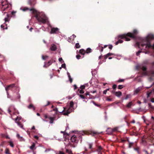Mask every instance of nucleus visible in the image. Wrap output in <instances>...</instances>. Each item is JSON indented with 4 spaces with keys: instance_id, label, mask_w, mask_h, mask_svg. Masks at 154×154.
Here are the masks:
<instances>
[{
    "instance_id": "nucleus-63",
    "label": "nucleus",
    "mask_w": 154,
    "mask_h": 154,
    "mask_svg": "<svg viewBox=\"0 0 154 154\" xmlns=\"http://www.w3.org/2000/svg\"><path fill=\"white\" fill-rule=\"evenodd\" d=\"M153 86H154V82L153 83V84L151 85H150V86H149V87H147V88H151V87H152Z\"/></svg>"
},
{
    "instance_id": "nucleus-33",
    "label": "nucleus",
    "mask_w": 154,
    "mask_h": 154,
    "mask_svg": "<svg viewBox=\"0 0 154 154\" xmlns=\"http://www.w3.org/2000/svg\"><path fill=\"white\" fill-rule=\"evenodd\" d=\"M134 150L137 151L138 153H139V149L140 148L138 147H137L136 148H134Z\"/></svg>"
},
{
    "instance_id": "nucleus-55",
    "label": "nucleus",
    "mask_w": 154,
    "mask_h": 154,
    "mask_svg": "<svg viewBox=\"0 0 154 154\" xmlns=\"http://www.w3.org/2000/svg\"><path fill=\"white\" fill-rule=\"evenodd\" d=\"M71 37L72 38V39L74 40V38L76 37V36L74 34H73Z\"/></svg>"
},
{
    "instance_id": "nucleus-43",
    "label": "nucleus",
    "mask_w": 154,
    "mask_h": 154,
    "mask_svg": "<svg viewBox=\"0 0 154 154\" xmlns=\"http://www.w3.org/2000/svg\"><path fill=\"white\" fill-rule=\"evenodd\" d=\"M123 87V85H119L118 86V88L119 89H121Z\"/></svg>"
},
{
    "instance_id": "nucleus-15",
    "label": "nucleus",
    "mask_w": 154,
    "mask_h": 154,
    "mask_svg": "<svg viewBox=\"0 0 154 154\" xmlns=\"http://www.w3.org/2000/svg\"><path fill=\"white\" fill-rule=\"evenodd\" d=\"M128 141L129 143L128 147L129 148H131L133 147L134 145V143L133 142H130L129 140H128Z\"/></svg>"
},
{
    "instance_id": "nucleus-48",
    "label": "nucleus",
    "mask_w": 154,
    "mask_h": 154,
    "mask_svg": "<svg viewBox=\"0 0 154 154\" xmlns=\"http://www.w3.org/2000/svg\"><path fill=\"white\" fill-rule=\"evenodd\" d=\"M150 73L152 76H154V71H151L150 72Z\"/></svg>"
},
{
    "instance_id": "nucleus-13",
    "label": "nucleus",
    "mask_w": 154,
    "mask_h": 154,
    "mask_svg": "<svg viewBox=\"0 0 154 154\" xmlns=\"http://www.w3.org/2000/svg\"><path fill=\"white\" fill-rule=\"evenodd\" d=\"M114 94L116 96L118 97H120L122 95V93L120 91L115 92Z\"/></svg>"
},
{
    "instance_id": "nucleus-22",
    "label": "nucleus",
    "mask_w": 154,
    "mask_h": 154,
    "mask_svg": "<svg viewBox=\"0 0 154 154\" xmlns=\"http://www.w3.org/2000/svg\"><path fill=\"white\" fill-rule=\"evenodd\" d=\"M79 52L80 53L84 55L85 53V51L83 49H81L79 50Z\"/></svg>"
},
{
    "instance_id": "nucleus-25",
    "label": "nucleus",
    "mask_w": 154,
    "mask_h": 154,
    "mask_svg": "<svg viewBox=\"0 0 154 154\" xmlns=\"http://www.w3.org/2000/svg\"><path fill=\"white\" fill-rule=\"evenodd\" d=\"M91 51L92 50L91 48H88L85 51V53L88 54L89 53H91Z\"/></svg>"
},
{
    "instance_id": "nucleus-8",
    "label": "nucleus",
    "mask_w": 154,
    "mask_h": 154,
    "mask_svg": "<svg viewBox=\"0 0 154 154\" xmlns=\"http://www.w3.org/2000/svg\"><path fill=\"white\" fill-rule=\"evenodd\" d=\"M77 138L75 135H73L71 138V140L72 142L77 143L78 142Z\"/></svg>"
},
{
    "instance_id": "nucleus-6",
    "label": "nucleus",
    "mask_w": 154,
    "mask_h": 154,
    "mask_svg": "<svg viewBox=\"0 0 154 154\" xmlns=\"http://www.w3.org/2000/svg\"><path fill=\"white\" fill-rule=\"evenodd\" d=\"M15 84H13L7 86L5 88V90L7 91V93L8 94V91L10 89L12 88L13 87L15 86Z\"/></svg>"
},
{
    "instance_id": "nucleus-45",
    "label": "nucleus",
    "mask_w": 154,
    "mask_h": 154,
    "mask_svg": "<svg viewBox=\"0 0 154 154\" xmlns=\"http://www.w3.org/2000/svg\"><path fill=\"white\" fill-rule=\"evenodd\" d=\"M108 46L109 47V48L111 50L112 49V47H113L112 45H106V47L107 46Z\"/></svg>"
},
{
    "instance_id": "nucleus-1",
    "label": "nucleus",
    "mask_w": 154,
    "mask_h": 154,
    "mask_svg": "<svg viewBox=\"0 0 154 154\" xmlns=\"http://www.w3.org/2000/svg\"><path fill=\"white\" fill-rule=\"evenodd\" d=\"M30 10L32 12V13L34 14L35 17L40 24H45L46 23L48 18L45 14L42 13L38 12L34 8L30 9Z\"/></svg>"
},
{
    "instance_id": "nucleus-61",
    "label": "nucleus",
    "mask_w": 154,
    "mask_h": 154,
    "mask_svg": "<svg viewBox=\"0 0 154 154\" xmlns=\"http://www.w3.org/2000/svg\"><path fill=\"white\" fill-rule=\"evenodd\" d=\"M151 101L152 103H154V98H151Z\"/></svg>"
},
{
    "instance_id": "nucleus-27",
    "label": "nucleus",
    "mask_w": 154,
    "mask_h": 154,
    "mask_svg": "<svg viewBox=\"0 0 154 154\" xmlns=\"http://www.w3.org/2000/svg\"><path fill=\"white\" fill-rule=\"evenodd\" d=\"M17 123L19 127H20L21 128H23V125L20 122H17Z\"/></svg>"
},
{
    "instance_id": "nucleus-35",
    "label": "nucleus",
    "mask_w": 154,
    "mask_h": 154,
    "mask_svg": "<svg viewBox=\"0 0 154 154\" xmlns=\"http://www.w3.org/2000/svg\"><path fill=\"white\" fill-rule=\"evenodd\" d=\"M112 55H114V54L112 53H109L106 54V58H107L109 56H111Z\"/></svg>"
},
{
    "instance_id": "nucleus-59",
    "label": "nucleus",
    "mask_w": 154,
    "mask_h": 154,
    "mask_svg": "<svg viewBox=\"0 0 154 154\" xmlns=\"http://www.w3.org/2000/svg\"><path fill=\"white\" fill-rule=\"evenodd\" d=\"M16 11H13L11 12V14L12 15H14L16 13Z\"/></svg>"
},
{
    "instance_id": "nucleus-30",
    "label": "nucleus",
    "mask_w": 154,
    "mask_h": 154,
    "mask_svg": "<svg viewBox=\"0 0 154 154\" xmlns=\"http://www.w3.org/2000/svg\"><path fill=\"white\" fill-rule=\"evenodd\" d=\"M132 105V102H129L128 104L127 105V107L128 108H130L131 106Z\"/></svg>"
},
{
    "instance_id": "nucleus-17",
    "label": "nucleus",
    "mask_w": 154,
    "mask_h": 154,
    "mask_svg": "<svg viewBox=\"0 0 154 154\" xmlns=\"http://www.w3.org/2000/svg\"><path fill=\"white\" fill-rule=\"evenodd\" d=\"M89 148L90 149L92 152H94L95 151L94 150V149L93 148V144L92 143H89L88 144Z\"/></svg>"
},
{
    "instance_id": "nucleus-4",
    "label": "nucleus",
    "mask_w": 154,
    "mask_h": 154,
    "mask_svg": "<svg viewBox=\"0 0 154 154\" xmlns=\"http://www.w3.org/2000/svg\"><path fill=\"white\" fill-rule=\"evenodd\" d=\"M118 127H116L115 128H114L112 129L111 128H109L108 129V130H110V131L108 133V134H111L113 132H116L117 131H118Z\"/></svg>"
},
{
    "instance_id": "nucleus-58",
    "label": "nucleus",
    "mask_w": 154,
    "mask_h": 154,
    "mask_svg": "<svg viewBox=\"0 0 154 154\" xmlns=\"http://www.w3.org/2000/svg\"><path fill=\"white\" fill-rule=\"evenodd\" d=\"M34 138L36 139L37 140H38V137L37 136H34Z\"/></svg>"
},
{
    "instance_id": "nucleus-40",
    "label": "nucleus",
    "mask_w": 154,
    "mask_h": 154,
    "mask_svg": "<svg viewBox=\"0 0 154 154\" xmlns=\"http://www.w3.org/2000/svg\"><path fill=\"white\" fill-rule=\"evenodd\" d=\"M106 100L109 101H113V99L112 98H109L108 97H106Z\"/></svg>"
},
{
    "instance_id": "nucleus-50",
    "label": "nucleus",
    "mask_w": 154,
    "mask_h": 154,
    "mask_svg": "<svg viewBox=\"0 0 154 154\" xmlns=\"http://www.w3.org/2000/svg\"><path fill=\"white\" fill-rule=\"evenodd\" d=\"M81 56L80 55H77L76 56V58L78 59H80L81 58Z\"/></svg>"
},
{
    "instance_id": "nucleus-42",
    "label": "nucleus",
    "mask_w": 154,
    "mask_h": 154,
    "mask_svg": "<svg viewBox=\"0 0 154 154\" xmlns=\"http://www.w3.org/2000/svg\"><path fill=\"white\" fill-rule=\"evenodd\" d=\"M78 91H79V93L81 94H82L84 93V91L83 89H81L79 90V89H78Z\"/></svg>"
},
{
    "instance_id": "nucleus-44",
    "label": "nucleus",
    "mask_w": 154,
    "mask_h": 154,
    "mask_svg": "<svg viewBox=\"0 0 154 154\" xmlns=\"http://www.w3.org/2000/svg\"><path fill=\"white\" fill-rule=\"evenodd\" d=\"M9 145L12 147H14V145L11 141L9 142Z\"/></svg>"
},
{
    "instance_id": "nucleus-3",
    "label": "nucleus",
    "mask_w": 154,
    "mask_h": 154,
    "mask_svg": "<svg viewBox=\"0 0 154 154\" xmlns=\"http://www.w3.org/2000/svg\"><path fill=\"white\" fill-rule=\"evenodd\" d=\"M11 5L10 4H9L8 5H6L5 6H4L3 7H1V10L2 11H4L7 10L8 8H11Z\"/></svg>"
},
{
    "instance_id": "nucleus-49",
    "label": "nucleus",
    "mask_w": 154,
    "mask_h": 154,
    "mask_svg": "<svg viewBox=\"0 0 154 154\" xmlns=\"http://www.w3.org/2000/svg\"><path fill=\"white\" fill-rule=\"evenodd\" d=\"M53 110L56 112V113L57 114V112L58 111L57 108H55L53 109Z\"/></svg>"
},
{
    "instance_id": "nucleus-53",
    "label": "nucleus",
    "mask_w": 154,
    "mask_h": 154,
    "mask_svg": "<svg viewBox=\"0 0 154 154\" xmlns=\"http://www.w3.org/2000/svg\"><path fill=\"white\" fill-rule=\"evenodd\" d=\"M62 68H66V64L65 63H64V64H63L62 65Z\"/></svg>"
},
{
    "instance_id": "nucleus-31",
    "label": "nucleus",
    "mask_w": 154,
    "mask_h": 154,
    "mask_svg": "<svg viewBox=\"0 0 154 154\" xmlns=\"http://www.w3.org/2000/svg\"><path fill=\"white\" fill-rule=\"evenodd\" d=\"M5 153L6 154H11L8 149L6 148L5 150Z\"/></svg>"
},
{
    "instance_id": "nucleus-60",
    "label": "nucleus",
    "mask_w": 154,
    "mask_h": 154,
    "mask_svg": "<svg viewBox=\"0 0 154 154\" xmlns=\"http://www.w3.org/2000/svg\"><path fill=\"white\" fill-rule=\"evenodd\" d=\"M73 86L74 87V88L75 90L76 89H77V86L76 85H74Z\"/></svg>"
},
{
    "instance_id": "nucleus-16",
    "label": "nucleus",
    "mask_w": 154,
    "mask_h": 154,
    "mask_svg": "<svg viewBox=\"0 0 154 154\" xmlns=\"http://www.w3.org/2000/svg\"><path fill=\"white\" fill-rule=\"evenodd\" d=\"M120 38H118V39H119V40L115 43V45H118L119 43H122L123 42V41L122 40L120 39H119ZM123 39H125V38H124Z\"/></svg>"
},
{
    "instance_id": "nucleus-18",
    "label": "nucleus",
    "mask_w": 154,
    "mask_h": 154,
    "mask_svg": "<svg viewBox=\"0 0 154 154\" xmlns=\"http://www.w3.org/2000/svg\"><path fill=\"white\" fill-rule=\"evenodd\" d=\"M49 119L50 120V123L51 124H52L53 123L54 121L55 120V117H49Z\"/></svg>"
},
{
    "instance_id": "nucleus-41",
    "label": "nucleus",
    "mask_w": 154,
    "mask_h": 154,
    "mask_svg": "<svg viewBox=\"0 0 154 154\" xmlns=\"http://www.w3.org/2000/svg\"><path fill=\"white\" fill-rule=\"evenodd\" d=\"M141 50H139L136 53V55L138 56L139 55L140 53L142 52Z\"/></svg>"
},
{
    "instance_id": "nucleus-34",
    "label": "nucleus",
    "mask_w": 154,
    "mask_h": 154,
    "mask_svg": "<svg viewBox=\"0 0 154 154\" xmlns=\"http://www.w3.org/2000/svg\"><path fill=\"white\" fill-rule=\"evenodd\" d=\"M53 63V60H50V61L48 62L47 63V65L48 66H50Z\"/></svg>"
},
{
    "instance_id": "nucleus-46",
    "label": "nucleus",
    "mask_w": 154,
    "mask_h": 154,
    "mask_svg": "<svg viewBox=\"0 0 154 154\" xmlns=\"http://www.w3.org/2000/svg\"><path fill=\"white\" fill-rule=\"evenodd\" d=\"M131 96L130 95H127L126 96V97L125 98V99L127 100L128 98H130Z\"/></svg>"
},
{
    "instance_id": "nucleus-19",
    "label": "nucleus",
    "mask_w": 154,
    "mask_h": 154,
    "mask_svg": "<svg viewBox=\"0 0 154 154\" xmlns=\"http://www.w3.org/2000/svg\"><path fill=\"white\" fill-rule=\"evenodd\" d=\"M154 94V88H153L150 92H148L147 94V97H149L152 94Z\"/></svg>"
},
{
    "instance_id": "nucleus-7",
    "label": "nucleus",
    "mask_w": 154,
    "mask_h": 154,
    "mask_svg": "<svg viewBox=\"0 0 154 154\" xmlns=\"http://www.w3.org/2000/svg\"><path fill=\"white\" fill-rule=\"evenodd\" d=\"M59 29L57 28L53 27L51 28V31L50 32L51 34L56 33L58 32Z\"/></svg>"
},
{
    "instance_id": "nucleus-37",
    "label": "nucleus",
    "mask_w": 154,
    "mask_h": 154,
    "mask_svg": "<svg viewBox=\"0 0 154 154\" xmlns=\"http://www.w3.org/2000/svg\"><path fill=\"white\" fill-rule=\"evenodd\" d=\"M94 135H98L99 134V133L95 131H92L91 132Z\"/></svg>"
},
{
    "instance_id": "nucleus-39",
    "label": "nucleus",
    "mask_w": 154,
    "mask_h": 154,
    "mask_svg": "<svg viewBox=\"0 0 154 154\" xmlns=\"http://www.w3.org/2000/svg\"><path fill=\"white\" fill-rule=\"evenodd\" d=\"M48 57V56H42V58L44 60H45Z\"/></svg>"
},
{
    "instance_id": "nucleus-28",
    "label": "nucleus",
    "mask_w": 154,
    "mask_h": 154,
    "mask_svg": "<svg viewBox=\"0 0 154 154\" xmlns=\"http://www.w3.org/2000/svg\"><path fill=\"white\" fill-rule=\"evenodd\" d=\"M78 95L82 99H87L86 97L84 95H84H82V94H78Z\"/></svg>"
},
{
    "instance_id": "nucleus-51",
    "label": "nucleus",
    "mask_w": 154,
    "mask_h": 154,
    "mask_svg": "<svg viewBox=\"0 0 154 154\" xmlns=\"http://www.w3.org/2000/svg\"><path fill=\"white\" fill-rule=\"evenodd\" d=\"M117 87V85L115 84H114L112 86V88L114 89H115Z\"/></svg>"
},
{
    "instance_id": "nucleus-23",
    "label": "nucleus",
    "mask_w": 154,
    "mask_h": 154,
    "mask_svg": "<svg viewBox=\"0 0 154 154\" xmlns=\"http://www.w3.org/2000/svg\"><path fill=\"white\" fill-rule=\"evenodd\" d=\"M28 108L29 109H33V110H35V108L33 106V105L32 104H30L28 106Z\"/></svg>"
},
{
    "instance_id": "nucleus-47",
    "label": "nucleus",
    "mask_w": 154,
    "mask_h": 154,
    "mask_svg": "<svg viewBox=\"0 0 154 154\" xmlns=\"http://www.w3.org/2000/svg\"><path fill=\"white\" fill-rule=\"evenodd\" d=\"M30 9H29L28 8H27V7H26V8H24L23 9V10L24 11H26L27 10H29L30 11Z\"/></svg>"
},
{
    "instance_id": "nucleus-9",
    "label": "nucleus",
    "mask_w": 154,
    "mask_h": 154,
    "mask_svg": "<svg viewBox=\"0 0 154 154\" xmlns=\"http://www.w3.org/2000/svg\"><path fill=\"white\" fill-rule=\"evenodd\" d=\"M1 3L0 4V6H1V5L2 6V7H3L5 6L6 5L8 4L7 0L6 1H2Z\"/></svg>"
},
{
    "instance_id": "nucleus-24",
    "label": "nucleus",
    "mask_w": 154,
    "mask_h": 154,
    "mask_svg": "<svg viewBox=\"0 0 154 154\" xmlns=\"http://www.w3.org/2000/svg\"><path fill=\"white\" fill-rule=\"evenodd\" d=\"M66 152L68 154H73L72 151L70 149H67L66 150Z\"/></svg>"
},
{
    "instance_id": "nucleus-12",
    "label": "nucleus",
    "mask_w": 154,
    "mask_h": 154,
    "mask_svg": "<svg viewBox=\"0 0 154 154\" xmlns=\"http://www.w3.org/2000/svg\"><path fill=\"white\" fill-rule=\"evenodd\" d=\"M57 49V47L54 44H52L50 48V49L52 51H55Z\"/></svg>"
},
{
    "instance_id": "nucleus-62",
    "label": "nucleus",
    "mask_w": 154,
    "mask_h": 154,
    "mask_svg": "<svg viewBox=\"0 0 154 154\" xmlns=\"http://www.w3.org/2000/svg\"><path fill=\"white\" fill-rule=\"evenodd\" d=\"M68 135H69V134H68L66 133V135H65V136L64 137H64L66 139L67 138V136Z\"/></svg>"
},
{
    "instance_id": "nucleus-52",
    "label": "nucleus",
    "mask_w": 154,
    "mask_h": 154,
    "mask_svg": "<svg viewBox=\"0 0 154 154\" xmlns=\"http://www.w3.org/2000/svg\"><path fill=\"white\" fill-rule=\"evenodd\" d=\"M85 88V85H81V86H80V88L81 89H84Z\"/></svg>"
},
{
    "instance_id": "nucleus-64",
    "label": "nucleus",
    "mask_w": 154,
    "mask_h": 154,
    "mask_svg": "<svg viewBox=\"0 0 154 154\" xmlns=\"http://www.w3.org/2000/svg\"><path fill=\"white\" fill-rule=\"evenodd\" d=\"M21 119V118H20V117H17V118L16 119V121H17V120H20Z\"/></svg>"
},
{
    "instance_id": "nucleus-20",
    "label": "nucleus",
    "mask_w": 154,
    "mask_h": 154,
    "mask_svg": "<svg viewBox=\"0 0 154 154\" xmlns=\"http://www.w3.org/2000/svg\"><path fill=\"white\" fill-rule=\"evenodd\" d=\"M17 138L20 140V141H22L23 140V139L22 137H20V135L19 134H17Z\"/></svg>"
},
{
    "instance_id": "nucleus-26",
    "label": "nucleus",
    "mask_w": 154,
    "mask_h": 154,
    "mask_svg": "<svg viewBox=\"0 0 154 154\" xmlns=\"http://www.w3.org/2000/svg\"><path fill=\"white\" fill-rule=\"evenodd\" d=\"M141 89L139 88H137L134 91L135 94H137L141 90Z\"/></svg>"
},
{
    "instance_id": "nucleus-14",
    "label": "nucleus",
    "mask_w": 154,
    "mask_h": 154,
    "mask_svg": "<svg viewBox=\"0 0 154 154\" xmlns=\"http://www.w3.org/2000/svg\"><path fill=\"white\" fill-rule=\"evenodd\" d=\"M95 151H97L99 153H100V152L103 151V149L101 147V146H98L97 147V149L96 150H95Z\"/></svg>"
},
{
    "instance_id": "nucleus-21",
    "label": "nucleus",
    "mask_w": 154,
    "mask_h": 154,
    "mask_svg": "<svg viewBox=\"0 0 154 154\" xmlns=\"http://www.w3.org/2000/svg\"><path fill=\"white\" fill-rule=\"evenodd\" d=\"M35 144L34 143H33L32 145L30 147V148L32 150H34L35 149Z\"/></svg>"
},
{
    "instance_id": "nucleus-56",
    "label": "nucleus",
    "mask_w": 154,
    "mask_h": 154,
    "mask_svg": "<svg viewBox=\"0 0 154 154\" xmlns=\"http://www.w3.org/2000/svg\"><path fill=\"white\" fill-rule=\"evenodd\" d=\"M44 117H45V119L47 118H48L49 117H48L46 114H45L44 116Z\"/></svg>"
},
{
    "instance_id": "nucleus-2",
    "label": "nucleus",
    "mask_w": 154,
    "mask_h": 154,
    "mask_svg": "<svg viewBox=\"0 0 154 154\" xmlns=\"http://www.w3.org/2000/svg\"><path fill=\"white\" fill-rule=\"evenodd\" d=\"M137 33V31L136 29H134L132 33L128 32L126 34H123L120 35L118 36V38H120L122 39L125 38L126 41H130V39L128 38L127 37H129L133 38H136L135 35H136Z\"/></svg>"
},
{
    "instance_id": "nucleus-54",
    "label": "nucleus",
    "mask_w": 154,
    "mask_h": 154,
    "mask_svg": "<svg viewBox=\"0 0 154 154\" xmlns=\"http://www.w3.org/2000/svg\"><path fill=\"white\" fill-rule=\"evenodd\" d=\"M124 80L123 79H119L118 81V82H122L124 81Z\"/></svg>"
},
{
    "instance_id": "nucleus-29",
    "label": "nucleus",
    "mask_w": 154,
    "mask_h": 154,
    "mask_svg": "<svg viewBox=\"0 0 154 154\" xmlns=\"http://www.w3.org/2000/svg\"><path fill=\"white\" fill-rule=\"evenodd\" d=\"M148 106L149 109H154V106H152L151 103H149Z\"/></svg>"
},
{
    "instance_id": "nucleus-57",
    "label": "nucleus",
    "mask_w": 154,
    "mask_h": 154,
    "mask_svg": "<svg viewBox=\"0 0 154 154\" xmlns=\"http://www.w3.org/2000/svg\"><path fill=\"white\" fill-rule=\"evenodd\" d=\"M60 133H63V137H64L66 135V133L64 131H61Z\"/></svg>"
},
{
    "instance_id": "nucleus-38",
    "label": "nucleus",
    "mask_w": 154,
    "mask_h": 154,
    "mask_svg": "<svg viewBox=\"0 0 154 154\" xmlns=\"http://www.w3.org/2000/svg\"><path fill=\"white\" fill-rule=\"evenodd\" d=\"M75 47L76 48H79L80 47V46L79 43H77L76 44Z\"/></svg>"
},
{
    "instance_id": "nucleus-32",
    "label": "nucleus",
    "mask_w": 154,
    "mask_h": 154,
    "mask_svg": "<svg viewBox=\"0 0 154 154\" xmlns=\"http://www.w3.org/2000/svg\"><path fill=\"white\" fill-rule=\"evenodd\" d=\"M74 105V103L72 101H71L70 103L69 107L70 108H73Z\"/></svg>"
},
{
    "instance_id": "nucleus-10",
    "label": "nucleus",
    "mask_w": 154,
    "mask_h": 154,
    "mask_svg": "<svg viewBox=\"0 0 154 154\" xmlns=\"http://www.w3.org/2000/svg\"><path fill=\"white\" fill-rule=\"evenodd\" d=\"M6 14V16L7 17H5L4 18V20L5 21V23L7 22H8L9 20V17H10L9 15V14H7V13L6 12H4V15L5 14Z\"/></svg>"
},
{
    "instance_id": "nucleus-36",
    "label": "nucleus",
    "mask_w": 154,
    "mask_h": 154,
    "mask_svg": "<svg viewBox=\"0 0 154 154\" xmlns=\"http://www.w3.org/2000/svg\"><path fill=\"white\" fill-rule=\"evenodd\" d=\"M141 69L143 71H146L147 68L146 66H143Z\"/></svg>"
},
{
    "instance_id": "nucleus-5",
    "label": "nucleus",
    "mask_w": 154,
    "mask_h": 154,
    "mask_svg": "<svg viewBox=\"0 0 154 154\" xmlns=\"http://www.w3.org/2000/svg\"><path fill=\"white\" fill-rule=\"evenodd\" d=\"M73 110L72 108L69 107V108L67 110L66 112L63 113V114L64 115L68 116L69 114L73 111Z\"/></svg>"
},
{
    "instance_id": "nucleus-11",
    "label": "nucleus",
    "mask_w": 154,
    "mask_h": 154,
    "mask_svg": "<svg viewBox=\"0 0 154 154\" xmlns=\"http://www.w3.org/2000/svg\"><path fill=\"white\" fill-rule=\"evenodd\" d=\"M84 95L86 97V98H92V96L90 94L89 92L86 93L84 94Z\"/></svg>"
}]
</instances>
